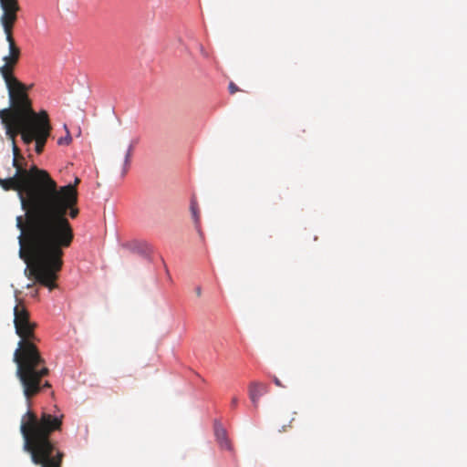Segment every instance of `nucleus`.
Segmentation results:
<instances>
[{
	"label": "nucleus",
	"instance_id": "9d476101",
	"mask_svg": "<svg viewBox=\"0 0 467 467\" xmlns=\"http://www.w3.org/2000/svg\"><path fill=\"white\" fill-rule=\"evenodd\" d=\"M131 151H132V149L131 147H129L126 154H125V163H124V169L122 171L123 173H126L128 172V167L130 165V156H131Z\"/></svg>",
	"mask_w": 467,
	"mask_h": 467
},
{
	"label": "nucleus",
	"instance_id": "f03ea898",
	"mask_svg": "<svg viewBox=\"0 0 467 467\" xmlns=\"http://www.w3.org/2000/svg\"><path fill=\"white\" fill-rule=\"evenodd\" d=\"M14 325L20 340L13 359L16 364V376L30 408L31 399L40 393L43 388H50L48 381L44 380L49 369L36 346L39 341L35 333L36 324L31 321L28 310L22 304L14 307ZM63 418V415L56 416L47 412H42L38 417L30 409L22 416L20 431L24 439V450L30 453L34 464L40 467H62L65 454L50 436L54 431H61Z\"/></svg>",
	"mask_w": 467,
	"mask_h": 467
},
{
	"label": "nucleus",
	"instance_id": "4468645a",
	"mask_svg": "<svg viewBox=\"0 0 467 467\" xmlns=\"http://www.w3.org/2000/svg\"><path fill=\"white\" fill-rule=\"evenodd\" d=\"M79 182H80L79 178L76 177L74 183L73 184L69 183L67 186H74L75 190H77V186L78 185Z\"/></svg>",
	"mask_w": 467,
	"mask_h": 467
},
{
	"label": "nucleus",
	"instance_id": "20e7f679",
	"mask_svg": "<svg viewBox=\"0 0 467 467\" xmlns=\"http://www.w3.org/2000/svg\"><path fill=\"white\" fill-rule=\"evenodd\" d=\"M7 90L9 91L8 88ZM8 96L10 97L9 92ZM27 99L29 101L31 111L33 112L32 115L28 113V117L25 118L21 122H16L11 116H5L4 119L0 116V119L2 123L5 126L6 135H8L13 140V143H15V138L17 135H21L22 140L26 145L35 141V150L36 153L40 154L44 150L52 128L47 112L44 109L39 112H36L32 108V102L28 96ZM9 101L10 107L4 109L3 110L11 109L13 108L10 98ZM13 150V165L16 168L14 175H49L48 171L37 168L33 163L28 165V163L26 162L24 158L20 155L19 150L16 144H14Z\"/></svg>",
	"mask_w": 467,
	"mask_h": 467
},
{
	"label": "nucleus",
	"instance_id": "1a4fd4ad",
	"mask_svg": "<svg viewBox=\"0 0 467 467\" xmlns=\"http://www.w3.org/2000/svg\"><path fill=\"white\" fill-rule=\"evenodd\" d=\"M64 129L66 130V135L64 137H60L58 140H57V144L59 146H67V145H69L72 141V137L70 135V132L67 127V125H64Z\"/></svg>",
	"mask_w": 467,
	"mask_h": 467
},
{
	"label": "nucleus",
	"instance_id": "423d86ee",
	"mask_svg": "<svg viewBox=\"0 0 467 467\" xmlns=\"http://www.w3.org/2000/svg\"><path fill=\"white\" fill-rule=\"evenodd\" d=\"M59 172H65L72 175H81L88 172L85 161L78 159L73 161L67 162Z\"/></svg>",
	"mask_w": 467,
	"mask_h": 467
},
{
	"label": "nucleus",
	"instance_id": "ddd939ff",
	"mask_svg": "<svg viewBox=\"0 0 467 467\" xmlns=\"http://www.w3.org/2000/svg\"><path fill=\"white\" fill-rule=\"evenodd\" d=\"M273 381L277 387H284L281 383L280 379L276 378L275 376L273 377Z\"/></svg>",
	"mask_w": 467,
	"mask_h": 467
},
{
	"label": "nucleus",
	"instance_id": "39448f33",
	"mask_svg": "<svg viewBox=\"0 0 467 467\" xmlns=\"http://www.w3.org/2000/svg\"><path fill=\"white\" fill-rule=\"evenodd\" d=\"M267 392V386L259 381H252L249 384L248 394L249 398L255 409L258 408L260 398Z\"/></svg>",
	"mask_w": 467,
	"mask_h": 467
},
{
	"label": "nucleus",
	"instance_id": "9b49d317",
	"mask_svg": "<svg viewBox=\"0 0 467 467\" xmlns=\"http://www.w3.org/2000/svg\"><path fill=\"white\" fill-rule=\"evenodd\" d=\"M239 90H240L239 88L234 82H230V84H229V92L231 94H234V93H236Z\"/></svg>",
	"mask_w": 467,
	"mask_h": 467
},
{
	"label": "nucleus",
	"instance_id": "2eb2a0df",
	"mask_svg": "<svg viewBox=\"0 0 467 467\" xmlns=\"http://www.w3.org/2000/svg\"><path fill=\"white\" fill-rule=\"evenodd\" d=\"M195 293H196L197 296H202V288L200 286H197L195 288Z\"/></svg>",
	"mask_w": 467,
	"mask_h": 467
},
{
	"label": "nucleus",
	"instance_id": "0eeeda50",
	"mask_svg": "<svg viewBox=\"0 0 467 467\" xmlns=\"http://www.w3.org/2000/svg\"><path fill=\"white\" fill-rule=\"evenodd\" d=\"M214 433H215L216 441L219 443V446L221 447V449L231 451L232 445L227 437V432H226L225 429L223 426H221L220 424H216Z\"/></svg>",
	"mask_w": 467,
	"mask_h": 467
},
{
	"label": "nucleus",
	"instance_id": "7ed1b4c3",
	"mask_svg": "<svg viewBox=\"0 0 467 467\" xmlns=\"http://www.w3.org/2000/svg\"><path fill=\"white\" fill-rule=\"evenodd\" d=\"M0 7L3 12L0 16V24L8 43V55L3 57L4 65L0 67V75L9 89L13 106L11 109L1 110L0 116L2 119L11 116L16 122H21L28 117V113L32 115L33 112L27 99V88L14 76V70L21 57V49L13 36L20 5L18 0H0Z\"/></svg>",
	"mask_w": 467,
	"mask_h": 467
},
{
	"label": "nucleus",
	"instance_id": "f8f14e48",
	"mask_svg": "<svg viewBox=\"0 0 467 467\" xmlns=\"http://www.w3.org/2000/svg\"><path fill=\"white\" fill-rule=\"evenodd\" d=\"M239 400L237 397H233L231 400V409L235 410L238 406Z\"/></svg>",
	"mask_w": 467,
	"mask_h": 467
},
{
	"label": "nucleus",
	"instance_id": "dca6fc26",
	"mask_svg": "<svg viewBox=\"0 0 467 467\" xmlns=\"http://www.w3.org/2000/svg\"><path fill=\"white\" fill-rule=\"evenodd\" d=\"M293 420H295V418H292L291 420H290V424L293 422Z\"/></svg>",
	"mask_w": 467,
	"mask_h": 467
},
{
	"label": "nucleus",
	"instance_id": "f3484780",
	"mask_svg": "<svg viewBox=\"0 0 467 467\" xmlns=\"http://www.w3.org/2000/svg\"><path fill=\"white\" fill-rule=\"evenodd\" d=\"M281 431H285V427L284 426Z\"/></svg>",
	"mask_w": 467,
	"mask_h": 467
},
{
	"label": "nucleus",
	"instance_id": "f257e3e1",
	"mask_svg": "<svg viewBox=\"0 0 467 467\" xmlns=\"http://www.w3.org/2000/svg\"><path fill=\"white\" fill-rule=\"evenodd\" d=\"M6 191H16L26 217H16L19 256L26 264L25 274L53 290L63 265V248L74 239L73 228L66 217L76 218L79 210L78 190L58 186L52 177L0 178Z\"/></svg>",
	"mask_w": 467,
	"mask_h": 467
},
{
	"label": "nucleus",
	"instance_id": "6e6552de",
	"mask_svg": "<svg viewBox=\"0 0 467 467\" xmlns=\"http://www.w3.org/2000/svg\"><path fill=\"white\" fill-rule=\"evenodd\" d=\"M190 212H191V215H192V218L193 220L195 228L198 231H200V228H201V211H200V207H199V203L197 202V199L194 196L191 199Z\"/></svg>",
	"mask_w": 467,
	"mask_h": 467
}]
</instances>
